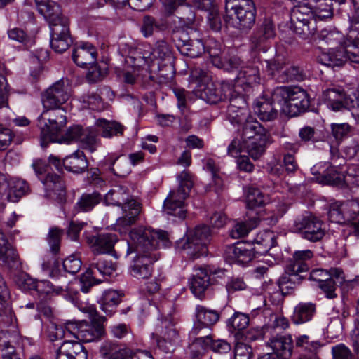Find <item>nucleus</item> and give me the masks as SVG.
<instances>
[{"label":"nucleus","mask_w":359,"mask_h":359,"mask_svg":"<svg viewBox=\"0 0 359 359\" xmlns=\"http://www.w3.org/2000/svg\"><path fill=\"white\" fill-rule=\"evenodd\" d=\"M129 236L127 254H137L130 267V273L137 279L149 278L152 275L153 264L158 259L155 250L161 245L166 247L169 243L168 233L141 226L133 229Z\"/></svg>","instance_id":"f257e3e1"},{"label":"nucleus","mask_w":359,"mask_h":359,"mask_svg":"<svg viewBox=\"0 0 359 359\" xmlns=\"http://www.w3.org/2000/svg\"><path fill=\"white\" fill-rule=\"evenodd\" d=\"M104 202L107 205L121 207L122 216L117 219L116 229L121 233H126L140 213V203L130 195L126 187L121 185H116L110 189L105 194Z\"/></svg>","instance_id":"f03ea898"},{"label":"nucleus","mask_w":359,"mask_h":359,"mask_svg":"<svg viewBox=\"0 0 359 359\" xmlns=\"http://www.w3.org/2000/svg\"><path fill=\"white\" fill-rule=\"evenodd\" d=\"M189 83L195 85L194 91L196 95L210 104H216L232 95L227 83L213 82L210 75L200 67L191 70Z\"/></svg>","instance_id":"7ed1b4c3"},{"label":"nucleus","mask_w":359,"mask_h":359,"mask_svg":"<svg viewBox=\"0 0 359 359\" xmlns=\"http://www.w3.org/2000/svg\"><path fill=\"white\" fill-rule=\"evenodd\" d=\"M49 165H47L43 161L39 159L32 163V167L36 175L41 180L44 186L46 194L57 201L59 203L64 201L65 198L66 191L65 186L62 178L55 174H47L46 177L42 180L39 175L46 172L48 168L53 165L57 170L61 171L63 166V161L53 155H50L48 158Z\"/></svg>","instance_id":"20e7f679"},{"label":"nucleus","mask_w":359,"mask_h":359,"mask_svg":"<svg viewBox=\"0 0 359 359\" xmlns=\"http://www.w3.org/2000/svg\"><path fill=\"white\" fill-rule=\"evenodd\" d=\"M83 311L88 312L92 323L83 321H67V330L70 333L71 338L82 342H92L99 339L104 333L103 323L105 317L98 316L97 312L93 306L83 308Z\"/></svg>","instance_id":"39448f33"},{"label":"nucleus","mask_w":359,"mask_h":359,"mask_svg":"<svg viewBox=\"0 0 359 359\" xmlns=\"http://www.w3.org/2000/svg\"><path fill=\"white\" fill-rule=\"evenodd\" d=\"M272 99L280 105V112L292 117L304 112L309 107L307 93L298 86L277 88Z\"/></svg>","instance_id":"423d86ee"},{"label":"nucleus","mask_w":359,"mask_h":359,"mask_svg":"<svg viewBox=\"0 0 359 359\" xmlns=\"http://www.w3.org/2000/svg\"><path fill=\"white\" fill-rule=\"evenodd\" d=\"M256 9L252 0H226L224 20L241 30L250 29L255 22Z\"/></svg>","instance_id":"0eeeda50"},{"label":"nucleus","mask_w":359,"mask_h":359,"mask_svg":"<svg viewBox=\"0 0 359 359\" xmlns=\"http://www.w3.org/2000/svg\"><path fill=\"white\" fill-rule=\"evenodd\" d=\"M66 123V111L64 108H44L38 118L41 147L44 148L49 142L58 140L59 133Z\"/></svg>","instance_id":"6e6552de"},{"label":"nucleus","mask_w":359,"mask_h":359,"mask_svg":"<svg viewBox=\"0 0 359 359\" xmlns=\"http://www.w3.org/2000/svg\"><path fill=\"white\" fill-rule=\"evenodd\" d=\"M180 186L177 190L170 191L163 203V212L170 216L184 219L187 215V208L184 200L189 196L193 187L191 175L187 172H182L178 177Z\"/></svg>","instance_id":"1a4fd4ad"},{"label":"nucleus","mask_w":359,"mask_h":359,"mask_svg":"<svg viewBox=\"0 0 359 359\" xmlns=\"http://www.w3.org/2000/svg\"><path fill=\"white\" fill-rule=\"evenodd\" d=\"M175 324L176 319L171 314L161 315L155 323L152 338L163 352L173 351L179 340V334L175 327Z\"/></svg>","instance_id":"9d476101"},{"label":"nucleus","mask_w":359,"mask_h":359,"mask_svg":"<svg viewBox=\"0 0 359 359\" xmlns=\"http://www.w3.org/2000/svg\"><path fill=\"white\" fill-rule=\"evenodd\" d=\"M116 264L111 260L98 259L90 264L89 268L83 273L80 278L81 290L84 293H88L90 288L102 282L97 278V274L105 276H111L116 270Z\"/></svg>","instance_id":"9b49d317"},{"label":"nucleus","mask_w":359,"mask_h":359,"mask_svg":"<svg viewBox=\"0 0 359 359\" xmlns=\"http://www.w3.org/2000/svg\"><path fill=\"white\" fill-rule=\"evenodd\" d=\"M210 235V229L205 225L198 226L190 231L182 246L187 255L193 259L206 255L208 253L207 243Z\"/></svg>","instance_id":"f8f14e48"},{"label":"nucleus","mask_w":359,"mask_h":359,"mask_svg":"<svg viewBox=\"0 0 359 359\" xmlns=\"http://www.w3.org/2000/svg\"><path fill=\"white\" fill-rule=\"evenodd\" d=\"M79 142L83 147L90 152L96 150L97 142L95 132L91 128H83L80 126H74L69 127L66 133L58 136V140L55 142L71 144Z\"/></svg>","instance_id":"ddd939ff"},{"label":"nucleus","mask_w":359,"mask_h":359,"mask_svg":"<svg viewBox=\"0 0 359 359\" xmlns=\"http://www.w3.org/2000/svg\"><path fill=\"white\" fill-rule=\"evenodd\" d=\"M63 231L57 227H50L47 236V241L50 251L53 255H46L43 258L41 264L43 271L48 273L51 278H55L59 273L60 262L56 259V255L60 248L61 238Z\"/></svg>","instance_id":"4468645a"},{"label":"nucleus","mask_w":359,"mask_h":359,"mask_svg":"<svg viewBox=\"0 0 359 359\" xmlns=\"http://www.w3.org/2000/svg\"><path fill=\"white\" fill-rule=\"evenodd\" d=\"M313 257V252L310 250L295 251L292 259L289 261L285 266L286 273L298 277L301 280L306 278L312 280L313 271H311L309 276L306 273L311 266Z\"/></svg>","instance_id":"2eb2a0df"},{"label":"nucleus","mask_w":359,"mask_h":359,"mask_svg":"<svg viewBox=\"0 0 359 359\" xmlns=\"http://www.w3.org/2000/svg\"><path fill=\"white\" fill-rule=\"evenodd\" d=\"M196 317L197 321L189 333L190 337H196L201 332H211L210 327L218 321L219 314L216 310L198 305L196 307Z\"/></svg>","instance_id":"dca6fc26"},{"label":"nucleus","mask_w":359,"mask_h":359,"mask_svg":"<svg viewBox=\"0 0 359 359\" xmlns=\"http://www.w3.org/2000/svg\"><path fill=\"white\" fill-rule=\"evenodd\" d=\"M70 97V92L63 81H58L49 87L42 95L43 108H62Z\"/></svg>","instance_id":"f3484780"},{"label":"nucleus","mask_w":359,"mask_h":359,"mask_svg":"<svg viewBox=\"0 0 359 359\" xmlns=\"http://www.w3.org/2000/svg\"><path fill=\"white\" fill-rule=\"evenodd\" d=\"M29 187L22 180H11L7 181L6 177L0 173V199L4 196L10 202H17L27 194Z\"/></svg>","instance_id":"a211bd4d"},{"label":"nucleus","mask_w":359,"mask_h":359,"mask_svg":"<svg viewBox=\"0 0 359 359\" xmlns=\"http://www.w3.org/2000/svg\"><path fill=\"white\" fill-rule=\"evenodd\" d=\"M267 71L281 83L299 80L302 78L297 67L283 62L279 60L273 62L266 60Z\"/></svg>","instance_id":"6ab92c4d"},{"label":"nucleus","mask_w":359,"mask_h":359,"mask_svg":"<svg viewBox=\"0 0 359 359\" xmlns=\"http://www.w3.org/2000/svg\"><path fill=\"white\" fill-rule=\"evenodd\" d=\"M255 255L252 245L243 242L228 245L224 250V257L230 264H247L255 257Z\"/></svg>","instance_id":"aec40b11"},{"label":"nucleus","mask_w":359,"mask_h":359,"mask_svg":"<svg viewBox=\"0 0 359 359\" xmlns=\"http://www.w3.org/2000/svg\"><path fill=\"white\" fill-rule=\"evenodd\" d=\"M230 104L227 108V118L233 125L242 126L251 116L246 100L243 95L229 97Z\"/></svg>","instance_id":"412c9836"},{"label":"nucleus","mask_w":359,"mask_h":359,"mask_svg":"<svg viewBox=\"0 0 359 359\" xmlns=\"http://www.w3.org/2000/svg\"><path fill=\"white\" fill-rule=\"evenodd\" d=\"M322 99L327 103V107L334 111L350 110L354 107V100L348 97L344 90L327 89L323 91Z\"/></svg>","instance_id":"4be33fe9"},{"label":"nucleus","mask_w":359,"mask_h":359,"mask_svg":"<svg viewBox=\"0 0 359 359\" xmlns=\"http://www.w3.org/2000/svg\"><path fill=\"white\" fill-rule=\"evenodd\" d=\"M72 43L69 21L50 27V46L55 52L62 53L67 50Z\"/></svg>","instance_id":"5701e85b"},{"label":"nucleus","mask_w":359,"mask_h":359,"mask_svg":"<svg viewBox=\"0 0 359 359\" xmlns=\"http://www.w3.org/2000/svg\"><path fill=\"white\" fill-rule=\"evenodd\" d=\"M38 11L48 22L50 28L53 25H59L67 18L62 15L60 6L50 0H34Z\"/></svg>","instance_id":"b1692460"},{"label":"nucleus","mask_w":359,"mask_h":359,"mask_svg":"<svg viewBox=\"0 0 359 359\" xmlns=\"http://www.w3.org/2000/svg\"><path fill=\"white\" fill-rule=\"evenodd\" d=\"M276 36V29L273 22L270 19H264V21L254 32L250 38V43L252 50H262L266 51L262 45L268 40L273 39Z\"/></svg>","instance_id":"393cba45"},{"label":"nucleus","mask_w":359,"mask_h":359,"mask_svg":"<svg viewBox=\"0 0 359 359\" xmlns=\"http://www.w3.org/2000/svg\"><path fill=\"white\" fill-rule=\"evenodd\" d=\"M97 52L96 48L88 42L77 43L74 48L72 59L79 67H88L97 61Z\"/></svg>","instance_id":"a878e982"},{"label":"nucleus","mask_w":359,"mask_h":359,"mask_svg":"<svg viewBox=\"0 0 359 359\" xmlns=\"http://www.w3.org/2000/svg\"><path fill=\"white\" fill-rule=\"evenodd\" d=\"M261 81L259 67L255 65L242 67L236 79L237 87H241L245 92H248L259 84Z\"/></svg>","instance_id":"bb28decb"},{"label":"nucleus","mask_w":359,"mask_h":359,"mask_svg":"<svg viewBox=\"0 0 359 359\" xmlns=\"http://www.w3.org/2000/svg\"><path fill=\"white\" fill-rule=\"evenodd\" d=\"M56 359H88V355L80 342L68 339L59 348Z\"/></svg>","instance_id":"cd10ccee"},{"label":"nucleus","mask_w":359,"mask_h":359,"mask_svg":"<svg viewBox=\"0 0 359 359\" xmlns=\"http://www.w3.org/2000/svg\"><path fill=\"white\" fill-rule=\"evenodd\" d=\"M0 262L11 269L20 267L19 255L9 243L5 234L0 231Z\"/></svg>","instance_id":"c85d7f7f"},{"label":"nucleus","mask_w":359,"mask_h":359,"mask_svg":"<svg viewBox=\"0 0 359 359\" xmlns=\"http://www.w3.org/2000/svg\"><path fill=\"white\" fill-rule=\"evenodd\" d=\"M86 240L94 252L104 254L112 250L118 238L114 233H101L98 236H88Z\"/></svg>","instance_id":"c756f323"},{"label":"nucleus","mask_w":359,"mask_h":359,"mask_svg":"<svg viewBox=\"0 0 359 359\" xmlns=\"http://www.w3.org/2000/svg\"><path fill=\"white\" fill-rule=\"evenodd\" d=\"M269 139L270 137L243 139V151L248 153L254 160H257L264 154Z\"/></svg>","instance_id":"7c9ffc66"},{"label":"nucleus","mask_w":359,"mask_h":359,"mask_svg":"<svg viewBox=\"0 0 359 359\" xmlns=\"http://www.w3.org/2000/svg\"><path fill=\"white\" fill-rule=\"evenodd\" d=\"M270 346L278 356L289 358L292 353L293 341L290 335H277L270 340Z\"/></svg>","instance_id":"2f4dec72"},{"label":"nucleus","mask_w":359,"mask_h":359,"mask_svg":"<svg viewBox=\"0 0 359 359\" xmlns=\"http://www.w3.org/2000/svg\"><path fill=\"white\" fill-rule=\"evenodd\" d=\"M210 285H211L210 278L205 272L202 270L201 266L197 268L196 274L193 276L190 283V289L194 295L198 299H203L205 290Z\"/></svg>","instance_id":"473e14b6"},{"label":"nucleus","mask_w":359,"mask_h":359,"mask_svg":"<svg viewBox=\"0 0 359 359\" xmlns=\"http://www.w3.org/2000/svg\"><path fill=\"white\" fill-rule=\"evenodd\" d=\"M270 137L269 132L252 116L242 125V139Z\"/></svg>","instance_id":"72a5a7b5"},{"label":"nucleus","mask_w":359,"mask_h":359,"mask_svg":"<svg viewBox=\"0 0 359 359\" xmlns=\"http://www.w3.org/2000/svg\"><path fill=\"white\" fill-rule=\"evenodd\" d=\"M104 163L114 175L118 177H124L130 172L127 161L114 154L107 155L104 159Z\"/></svg>","instance_id":"f704fd0d"},{"label":"nucleus","mask_w":359,"mask_h":359,"mask_svg":"<svg viewBox=\"0 0 359 359\" xmlns=\"http://www.w3.org/2000/svg\"><path fill=\"white\" fill-rule=\"evenodd\" d=\"M65 168L74 173H81L88 168V161L83 151H76L63 159Z\"/></svg>","instance_id":"c9c22d12"},{"label":"nucleus","mask_w":359,"mask_h":359,"mask_svg":"<svg viewBox=\"0 0 359 359\" xmlns=\"http://www.w3.org/2000/svg\"><path fill=\"white\" fill-rule=\"evenodd\" d=\"M208 53L210 57H211V61L213 65L218 68L224 69L226 71H232L233 69H237L238 68H241L243 66V61L238 56L233 55L228 59L222 61L219 57V55L220 53V50L217 49L214 51L210 49L208 50Z\"/></svg>","instance_id":"e433bc0d"},{"label":"nucleus","mask_w":359,"mask_h":359,"mask_svg":"<svg viewBox=\"0 0 359 359\" xmlns=\"http://www.w3.org/2000/svg\"><path fill=\"white\" fill-rule=\"evenodd\" d=\"M343 43L348 61L359 63V32L350 30Z\"/></svg>","instance_id":"4c0bfd02"},{"label":"nucleus","mask_w":359,"mask_h":359,"mask_svg":"<svg viewBox=\"0 0 359 359\" xmlns=\"http://www.w3.org/2000/svg\"><path fill=\"white\" fill-rule=\"evenodd\" d=\"M198 337L191 342L189 346L191 355L193 359H196L203 355L205 351L210 349L212 342L211 332H201L198 334Z\"/></svg>","instance_id":"58836bf2"},{"label":"nucleus","mask_w":359,"mask_h":359,"mask_svg":"<svg viewBox=\"0 0 359 359\" xmlns=\"http://www.w3.org/2000/svg\"><path fill=\"white\" fill-rule=\"evenodd\" d=\"M314 222V217L311 213H306L296 219L293 231L299 232L302 237L311 241H314V231L309 230Z\"/></svg>","instance_id":"ea45409f"},{"label":"nucleus","mask_w":359,"mask_h":359,"mask_svg":"<svg viewBox=\"0 0 359 359\" xmlns=\"http://www.w3.org/2000/svg\"><path fill=\"white\" fill-rule=\"evenodd\" d=\"M121 302V295L118 292L108 290L103 292L99 300L100 309L108 316H111Z\"/></svg>","instance_id":"a19ab883"},{"label":"nucleus","mask_w":359,"mask_h":359,"mask_svg":"<svg viewBox=\"0 0 359 359\" xmlns=\"http://www.w3.org/2000/svg\"><path fill=\"white\" fill-rule=\"evenodd\" d=\"M313 313V304L311 302H300L294 308L292 321L295 324L306 323L312 319Z\"/></svg>","instance_id":"79ce46f5"},{"label":"nucleus","mask_w":359,"mask_h":359,"mask_svg":"<svg viewBox=\"0 0 359 359\" xmlns=\"http://www.w3.org/2000/svg\"><path fill=\"white\" fill-rule=\"evenodd\" d=\"M254 109L258 117L263 121H273L278 116V111L272 103L264 98L256 101Z\"/></svg>","instance_id":"37998d69"},{"label":"nucleus","mask_w":359,"mask_h":359,"mask_svg":"<svg viewBox=\"0 0 359 359\" xmlns=\"http://www.w3.org/2000/svg\"><path fill=\"white\" fill-rule=\"evenodd\" d=\"M276 240L274 236L271 231H264L257 234L254 241L252 246L256 254H264L269 249L275 245Z\"/></svg>","instance_id":"c03bdc74"},{"label":"nucleus","mask_w":359,"mask_h":359,"mask_svg":"<svg viewBox=\"0 0 359 359\" xmlns=\"http://www.w3.org/2000/svg\"><path fill=\"white\" fill-rule=\"evenodd\" d=\"M246 205L248 209L254 210L256 208L264 206L269 201L266 196L257 188L250 187L245 191Z\"/></svg>","instance_id":"a18cd8bd"},{"label":"nucleus","mask_w":359,"mask_h":359,"mask_svg":"<svg viewBox=\"0 0 359 359\" xmlns=\"http://www.w3.org/2000/svg\"><path fill=\"white\" fill-rule=\"evenodd\" d=\"M293 18L296 19L302 25V27H299L302 29L304 34H311V32L309 28V24L311 20L314 18V13L311 8H308L306 6H299L298 8L293 11Z\"/></svg>","instance_id":"49530a36"},{"label":"nucleus","mask_w":359,"mask_h":359,"mask_svg":"<svg viewBox=\"0 0 359 359\" xmlns=\"http://www.w3.org/2000/svg\"><path fill=\"white\" fill-rule=\"evenodd\" d=\"M67 290V287L54 285L50 281L46 280H38L36 289L39 296L43 298L48 296L64 295Z\"/></svg>","instance_id":"de8ad7c7"},{"label":"nucleus","mask_w":359,"mask_h":359,"mask_svg":"<svg viewBox=\"0 0 359 359\" xmlns=\"http://www.w3.org/2000/svg\"><path fill=\"white\" fill-rule=\"evenodd\" d=\"M295 344L300 352L299 359H314V341L309 340L308 335L303 334L298 337Z\"/></svg>","instance_id":"09e8293b"},{"label":"nucleus","mask_w":359,"mask_h":359,"mask_svg":"<svg viewBox=\"0 0 359 359\" xmlns=\"http://www.w3.org/2000/svg\"><path fill=\"white\" fill-rule=\"evenodd\" d=\"M205 50V46L200 39L184 40L181 46V52L190 57H197Z\"/></svg>","instance_id":"8fccbe9b"},{"label":"nucleus","mask_w":359,"mask_h":359,"mask_svg":"<svg viewBox=\"0 0 359 359\" xmlns=\"http://www.w3.org/2000/svg\"><path fill=\"white\" fill-rule=\"evenodd\" d=\"M259 221L258 217H253L248 222L237 223L231 231V237L238 238L248 235L250 231L258 226Z\"/></svg>","instance_id":"3c124183"},{"label":"nucleus","mask_w":359,"mask_h":359,"mask_svg":"<svg viewBox=\"0 0 359 359\" xmlns=\"http://www.w3.org/2000/svg\"><path fill=\"white\" fill-rule=\"evenodd\" d=\"M101 196L97 193L83 194L76 204V208L81 212L90 211L101 201Z\"/></svg>","instance_id":"603ef678"},{"label":"nucleus","mask_w":359,"mask_h":359,"mask_svg":"<svg viewBox=\"0 0 359 359\" xmlns=\"http://www.w3.org/2000/svg\"><path fill=\"white\" fill-rule=\"evenodd\" d=\"M97 125L102 128V136L107 138H110L114 135H122L124 130V127L116 121L100 119L97 121Z\"/></svg>","instance_id":"864d4df0"},{"label":"nucleus","mask_w":359,"mask_h":359,"mask_svg":"<svg viewBox=\"0 0 359 359\" xmlns=\"http://www.w3.org/2000/svg\"><path fill=\"white\" fill-rule=\"evenodd\" d=\"M325 278H316V282L327 298L334 299L337 297L335 282L328 273H325Z\"/></svg>","instance_id":"5fc2aeb1"},{"label":"nucleus","mask_w":359,"mask_h":359,"mask_svg":"<svg viewBox=\"0 0 359 359\" xmlns=\"http://www.w3.org/2000/svg\"><path fill=\"white\" fill-rule=\"evenodd\" d=\"M249 317L248 315L236 312L228 320V327L231 332L241 331L248 327L249 325Z\"/></svg>","instance_id":"6e6d98bb"},{"label":"nucleus","mask_w":359,"mask_h":359,"mask_svg":"<svg viewBox=\"0 0 359 359\" xmlns=\"http://www.w3.org/2000/svg\"><path fill=\"white\" fill-rule=\"evenodd\" d=\"M84 107L99 111L103 109V102L100 96L95 92L88 93L81 97Z\"/></svg>","instance_id":"4d7b16f0"},{"label":"nucleus","mask_w":359,"mask_h":359,"mask_svg":"<svg viewBox=\"0 0 359 359\" xmlns=\"http://www.w3.org/2000/svg\"><path fill=\"white\" fill-rule=\"evenodd\" d=\"M7 34L10 40L22 43L26 46H31L33 43L32 39L22 28L13 27L9 29L7 32Z\"/></svg>","instance_id":"13d9d810"},{"label":"nucleus","mask_w":359,"mask_h":359,"mask_svg":"<svg viewBox=\"0 0 359 359\" xmlns=\"http://www.w3.org/2000/svg\"><path fill=\"white\" fill-rule=\"evenodd\" d=\"M136 60L137 59H133V57H128L126 59V62L128 65H130V63H132L131 67H129L127 69H124L123 73L124 81L127 83L133 84L138 74V72L140 70L141 64L136 63Z\"/></svg>","instance_id":"bf43d9fd"},{"label":"nucleus","mask_w":359,"mask_h":359,"mask_svg":"<svg viewBox=\"0 0 359 359\" xmlns=\"http://www.w3.org/2000/svg\"><path fill=\"white\" fill-rule=\"evenodd\" d=\"M191 4L184 3L182 6H180V10L177 14L180 22L186 27H190L194 22L195 13L189 6Z\"/></svg>","instance_id":"052dcab7"},{"label":"nucleus","mask_w":359,"mask_h":359,"mask_svg":"<svg viewBox=\"0 0 359 359\" xmlns=\"http://www.w3.org/2000/svg\"><path fill=\"white\" fill-rule=\"evenodd\" d=\"M290 276H293L295 278L294 276L289 275L285 271V274L282 275L278 280L277 283L278 288H276L277 287L276 284L271 283L266 287V294L268 295L269 297H271L272 294H274L278 297H280L281 293L283 292V285L288 283L291 280L290 278ZM296 278L299 280L298 277H296Z\"/></svg>","instance_id":"680f3d73"},{"label":"nucleus","mask_w":359,"mask_h":359,"mask_svg":"<svg viewBox=\"0 0 359 359\" xmlns=\"http://www.w3.org/2000/svg\"><path fill=\"white\" fill-rule=\"evenodd\" d=\"M48 337L51 341H55L62 338H71L70 333H67V322L64 327L51 324L48 328Z\"/></svg>","instance_id":"e2e57ef3"},{"label":"nucleus","mask_w":359,"mask_h":359,"mask_svg":"<svg viewBox=\"0 0 359 359\" xmlns=\"http://www.w3.org/2000/svg\"><path fill=\"white\" fill-rule=\"evenodd\" d=\"M203 271H204L210 278V283L211 285L215 284L219 279H222L225 276L226 270L219 267H217L213 265H205L201 266Z\"/></svg>","instance_id":"0e129e2a"},{"label":"nucleus","mask_w":359,"mask_h":359,"mask_svg":"<svg viewBox=\"0 0 359 359\" xmlns=\"http://www.w3.org/2000/svg\"><path fill=\"white\" fill-rule=\"evenodd\" d=\"M89 67L86 74V78L90 83H95L100 81L105 76L107 72V68L100 67L97 62L93 65H88Z\"/></svg>","instance_id":"69168bd1"},{"label":"nucleus","mask_w":359,"mask_h":359,"mask_svg":"<svg viewBox=\"0 0 359 359\" xmlns=\"http://www.w3.org/2000/svg\"><path fill=\"white\" fill-rule=\"evenodd\" d=\"M151 55L154 59L163 61L171 58V51L166 42L160 41L156 43Z\"/></svg>","instance_id":"338daca9"},{"label":"nucleus","mask_w":359,"mask_h":359,"mask_svg":"<svg viewBox=\"0 0 359 359\" xmlns=\"http://www.w3.org/2000/svg\"><path fill=\"white\" fill-rule=\"evenodd\" d=\"M81 265L80 257L76 255L69 256L62 262L64 270L71 274L76 273L81 269Z\"/></svg>","instance_id":"774afa93"}]
</instances>
